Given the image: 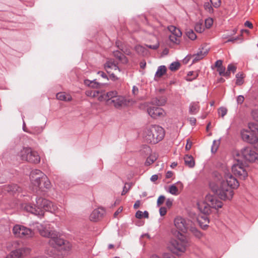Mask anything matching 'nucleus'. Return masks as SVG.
<instances>
[{
    "mask_svg": "<svg viewBox=\"0 0 258 258\" xmlns=\"http://www.w3.org/2000/svg\"><path fill=\"white\" fill-rule=\"evenodd\" d=\"M213 181H210L209 186L212 191L223 200H231L234 195L233 189L239 186V182L228 170L222 173L214 171L213 173Z\"/></svg>",
    "mask_w": 258,
    "mask_h": 258,
    "instance_id": "1",
    "label": "nucleus"
},
{
    "mask_svg": "<svg viewBox=\"0 0 258 258\" xmlns=\"http://www.w3.org/2000/svg\"><path fill=\"white\" fill-rule=\"evenodd\" d=\"M34 228L39 232L40 234L43 237L49 238V244L50 245L56 249H61V246L64 243L63 239L60 238L59 233L50 227V224L45 223L41 224L38 222L32 224Z\"/></svg>",
    "mask_w": 258,
    "mask_h": 258,
    "instance_id": "2",
    "label": "nucleus"
},
{
    "mask_svg": "<svg viewBox=\"0 0 258 258\" xmlns=\"http://www.w3.org/2000/svg\"><path fill=\"white\" fill-rule=\"evenodd\" d=\"M35 201L36 205L34 207L30 204H26L24 206V209L28 212L40 217L44 215V211L54 213L58 209L56 205L45 199L37 197L35 198Z\"/></svg>",
    "mask_w": 258,
    "mask_h": 258,
    "instance_id": "3",
    "label": "nucleus"
},
{
    "mask_svg": "<svg viewBox=\"0 0 258 258\" xmlns=\"http://www.w3.org/2000/svg\"><path fill=\"white\" fill-rule=\"evenodd\" d=\"M172 233L176 239H173L170 241L168 245L169 249L176 254L184 252L188 245L187 238L181 232L176 230H172Z\"/></svg>",
    "mask_w": 258,
    "mask_h": 258,
    "instance_id": "4",
    "label": "nucleus"
},
{
    "mask_svg": "<svg viewBox=\"0 0 258 258\" xmlns=\"http://www.w3.org/2000/svg\"><path fill=\"white\" fill-rule=\"evenodd\" d=\"M197 205L201 213L210 214L211 213V209L217 210L221 208L223 203L216 196L208 194L206 196L205 201L198 203Z\"/></svg>",
    "mask_w": 258,
    "mask_h": 258,
    "instance_id": "5",
    "label": "nucleus"
},
{
    "mask_svg": "<svg viewBox=\"0 0 258 258\" xmlns=\"http://www.w3.org/2000/svg\"><path fill=\"white\" fill-rule=\"evenodd\" d=\"M164 135V129L162 127L153 125L145 129L143 136L146 142L155 144L162 140Z\"/></svg>",
    "mask_w": 258,
    "mask_h": 258,
    "instance_id": "6",
    "label": "nucleus"
},
{
    "mask_svg": "<svg viewBox=\"0 0 258 258\" xmlns=\"http://www.w3.org/2000/svg\"><path fill=\"white\" fill-rule=\"evenodd\" d=\"M105 100L107 104H112L117 109L125 107L132 102V100L126 99L123 96L118 95L116 91H110L106 93Z\"/></svg>",
    "mask_w": 258,
    "mask_h": 258,
    "instance_id": "7",
    "label": "nucleus"
},
{
    "mask_svg": "<svg viewBox=\"0 0 258 258\" xmlns=\"http://www.w3.org/2000/svg\"><path fill=\"white\" fill-rule=\"evenodd\" d=\"M30 178L32 183L40 189L43 187L48 189L51 187V183L48 177L40 170H32Z\"/></svg>",
    "mask_w": 258,
    "mask_h": 258,
    "instance_id": "8",
    "label": "nucleus"
},
{
    "mask_svg": "<svg viewBox=\"0 0 258 258\" xmlns=\"http://www.w3.org/2000/svg\"><path fill=\"white\" fill-rule=\"evenodd\" d=\"M20 156L22 160L27 161L35 164L39 163L40 156L38 153L33 150L31 148H23L20 152Z\"/></svg>",
    "mask_w": 258,
    "mask_h": 258,
    "instance_id": "9",
    "label": "nucleus"
},
{
    "mask_svg": "<svg viewBox=\"0 0 258 258\" xmlns=\"http://www.w3.org/2000/svg\"><path fill=\"white\" fill-rule=\"evenodd\" d=\"M246 167L244 164L237 159L236 163H234L232 167L231 170L232 173L241 179H245L248 175Z\"/></svg>",
    "mask_w": 258,
    "mask_h": 258,
    "instance_id": "10",
    "label": "nucleus"
},
{
    "mask_svg": "<svg viewBox=\"0 0 258 258\" xmlns=\"http://www.w3.org/2000/svg\"><path fill=\"white\" fill-rule=\"evenodd\" d=\"M13 231L14 235L20 238H29L34 234L31 229L21 225H16L13 227Z\"/></svg>",
    "mask_w": 258,
    "mask_h": 258,
    "instance_id": "11",
    "label": "nucleus"
},
{
    "mask_svg": "<svg viewBox=\"0 0 258 258\" xmlns=\"http://www.w3.org/2000/svg\"><path fill=\"white\" fill-rule=\"evenodd\" d=\"M237 155L241 156L246 161L258 163V154L249 147L243 148Z\"/></svg>",
    "mask_w": 258,
    "mask_h": 258,
    "instance_id": "12",
    "label": "nucleus"
},
{
    "mask_svg": "<svg viewBox=\"0 0 258 258\" xmlns=\"http://www.w3.org/2000/svg\"><path fill=\"white\" fill-rule=\"evenodd\" d=\"M190 221L187 219L183 218L180 216L176 217L174 220V224L177 231L180 232H186L189 228V224Z\"/></svg>",
    "mask_w": 258,
    "mask_h": 258,
    "instance_id": "13",
    "label": "nucleus"
},
{
    "mask_svg": "<svg viewBox=\"0 0 258 258\" xmlns=\"http://www.w3.org/2000/svg\"><path fill=\"white\" fill-rule=\"evenodd\" d=\"M30 249L24 246H20L12 250L6 258H24L29 253Z\"/></svg>",
    "mask_w": 258,
    "mask_h": 258,
    "instance_id": "14",
    "label": "nucleus"
},
{
    "mask_svg": "<svg viewBox=\"0 0 258 258\" xmlns=\"http://www.w3.org/2000/svg\"><path fill=\"white\" fill-rule=\"evenodd\" d=\"M147 111L148 114L154 118L163 117L165 114L162 108L155 106H150Z\"/></svg>",
    "mask_w": 258,
    "mask_h": 258,
    "instance_id": "15",
    "label": "nucleus"
},
{
    "mask_svg": "<svg viewBox=\"0 0 258 258\" xmlns=\"http://www.w3.org/2000/svg\"><path fill=\"white\" fill-rule=\"evenodd\" d=\"M241 136L242 140L250 144H253L257 141V137L253 133L247 130H243L241 132Z\"/></svg>",
    "mask_w": 258,
    "mask_h": 258,
    "instance_id": "16",
    "label": "nucleus"
},
{
    "mask_svg": "<svg viewBox=\"0 0 258 258\" xmlns=\"http://www.w3.org/2000/svg\"><path fill=\"white\" fill-rule=\"evenodd\" d=\"M105 211L102 208H98L94 210L90 216V219L92 221L99 220L103 216Z\"/></svg>",
    "mask_w": 258,
    "mask_h": 258,
    "instance_id": "17",
    "label": "nucleus"
},
{
    "mask_svg": "<svg viewBox=\"0 0 258 258\" xmlns=\"http://www.w3.org/2000/svg\"><path fill=\"white\" fill-rule=\"evenodd\" d=\"M208 53V50L206 49L202 48L196 54L192 55V62L195 63L200 60L203 59Z\"/></svg>",
    "mask_w": 258,
    "mask_h": 258,
    "instance_id": "18",
    "label": "nucleus"
},
{
    "mask_svg": "<svg viewBox=\"0 0 258 258\" xmlns=\"http://www.w3.org/2000/svg\"><path fill=\"white\" fill-rule=\"evenodd\" d=\"M208 214H205L204 216L199 217L198 219V221L199 225L203 229H206L209 226V219L207 216Z\"/></svg>",
    "mask_w": 258,
    "mask_h": 258,
    "instance_id": "19",
    "label": "nucleus"
},
{
    "mask_svg": "<svg viewBox=\"0 0 258 258\" xmlns=\"http://www.w3.org/2000/svg\"><path fill=\"white\" fill-rule=\"evenodd\" d=\"M199 102H192L189 106V113L190 114H196L199 112Z\"/></svg>",
    "mask_w": 258,
    "mask_h": 258,
    "instance_id": "20",
    "label": "nucleus"
},
{
    "mask_svg": "<svg viewBox=\"0 0 258 258\" xmlns=\"http://www.w3.org/2000/svg\"><path fill=\"white\" fill-rule=\"evenodd\" d=\"M184 163L189 168H192L195 165L194 158L191 155H186L184 157Z\"/></svg>",
    "mask_w": 258,
    "mask_h": 258,
    "instance_id": "21",
    "label": "nucleus"
},
{
    "mask_svg": "<svg viewBox=\"0 0 258 258\" xmlns=\"http://www.w3.org/2000/svg\"><path fill=\"white\" fill-rule=\"evenodd\" d=\"M168 30L171 33V35H174L177 37H181L182 32L180 30L173 25L168 27Z\"/></svg>",
    "mask_w": 258,
    "mask_h": 258,
    "instance_id": "22",
    "label": "nucleus"
},
{
    "mask_svg": "<svg viewBox=\"0 0 258 258\" xmlns=\"http://www.w3.org/2000/svg\"><path fill=\"white\" fill-rule=\"evenodd\" d=\"M166 100L164 97L154 98L152 100L153 105H155L158 106H163L166 103Z\"/></svg>",
    "mask_w": 258,
    "mask_h": 258,
    "instance_id": "23",
    "label": "nucleus"
},
{
    "mask_svg": "<svg viewBox=\"0 0 258 258\" xmlns=\"http://www.w3.org/2000/svg\"><path fill=\"white\" fill-rule=\"evenodd\" d=\"M56 98L58 100L69 101L72 100V97L69 94H66L64 93L59 92L56 94Z\"/></svg>",
    "mask_w": 258,
    "mask_h": 258,
    "instance_id": "24",
    "label": "nucleus"
},
{
    "mask_svg": "<svg viewBox=\"0 0 258 258\" xmlns=\"http://www.w3.org/2000/svg\"><path fill=\"white\" fill-rule=\"evenodd\" d=\"M113 53L114 56L118 59L119 60L121 61L123 63H124L127 62V59L126 57L119 51H114Z\"/></svg>",
    "mask_w": 258,
    "mask_h": 258,
    "instance_id": "25",
    "label": "nucleus"
},
{
    "mask_svg": "<svg viewBox=\"0 0 258 258\" xmlns=\"http://www.w3.org/2000/svg\"><path fill=\"white\" fill-rule=\"evenodd\" d=\"M135 50L139 54L142 55H147L148 53L147 48L142 45H137Z\"/></svg>",
    "mask_w": 258,
    "mask_h": 258,
    "instance_id": "26",
    "label": "nucleus"
},
{
    "mask_svg": "<svg viewBox=\"0 0 258 258\" xmlns=\"http://www.w3.org/2000/svg\"><path fill=\"white\" fill-rule=\"evenodd\" d=\"M166 71V68L165 66H160L158 68V69L155 73V78H160L162 76Z\"/></svg>",
    "mask_w": 258,
    "mask_h": 258,
    "instance_id": "27",
    "label": "nucleus"
},
{
    "mask_svg": "<svg viewBox=\"0 0 258 258\" xmlns=\"http://www.w3.org/2000/svg\"><path fill=\"white\" fill-rule=\"evenodd\" d=\"M189 230L196 237L198 238H201L203 236V233L198 230L195 227L190 226Z\"/></svg>",
    "mask_w": 258,
    "mask_h": 258,
    "instance_id": "28",
    "label": "nucleus"
},
{
    "mask_svg": "<svg viewBox=\"0 0 258 258\" xmlns=\"http://www.w3.org/2000/svg\"><path fill=\"white\" fill-rule=\"evenodd\" d=\"M157 159V156L155 154L150 155L146 159L145 162V165L149 166L153 163Z\"/></svg>",
    "mask_w": 258,
    "mask_h": 258,
    "instance_id": "29",
    "label": "nucleus"
},
{
    "mask_svg": "<svg viewBox=\"0 0 258 258\" xmlns=\"http://www.w3.org/2000/svg\"><path fill=\"white\" fill-rule=\"evenodd\" d=\"M198 76V74L197 72H195L194 71H190L187 73L186 80L187 81H191L197 78V77Z\"/></svg>",
    "mask_w": 258,
    "mask_h": 258,
    "instance_id": "30",
    "label": "nucleus"
},
{
    "mask_svg": "<svg viewBox=\"0 0 258 258\" xmlns=\"http://www.w3.org/2000/svg\"><path fill=\"white\" fill-rule=\"evenodd\" d=\"M185 34L186 36L191 40H194L197 38V35L191 29H187L186 30Z\"/></svg>",
    "mask_w": 258,
    "mask_h": 258,
    "instance_id": "31",
    "label": "nucleus"
},
{
    "mask_svg": "<svg viewBox=\"0 0 258 258\" xmlns=\"http://www.w3.org/2000/svg\"><path fill=\"white\" fill-rule=\"evenodd\" d=\"M195 29L198 33H202L205 30L203 22L201 21L197 22L195 25Z\"/></svg>",
    "mask_w": 258,
    "mask_h": 258,
    "instance_id": "32",
    "label": "nucleus"
},
{
    "mask_svg": "<svg viewBox=\"0 0 258 258\" xmlns=\"http://www.w3.org/2000/svg\"><path fill=\"white\" fill-rule=\"evenodd\" d=\"M236 84L237 85L240 86L243 83V74L241 73H238L236 75Z\"/></svg>",
    "mask_w": 258,
    "mask_h": 258,
    "instance_id": "33",
    "label": "nucleus"
},
{
    "mask_svg": "<svg viewBox=\"0 0 258 258\" xmlns=\"http://www.w3.org/2000/svg\"><path fill=\"white\" fill-rule=\"evenodd\" d=\"M180 37H177L174 35H170L169 36V39L170 41L171 42H172L173 43L175 44H180Z\"/></svg>",
    "mask_w": 258,
    "mask_h": 258,
    "instance_id": "34",
    "label": "nucleus"
},
{
    "mask_svg": "<svg viewBox=\"0 0 258 258\" xmlns=\"http://www.w3.org/2000/svg\"><path fill=\"white\" fill-rule=\"evenodd\" d=\"M168 191L171 195H178L177 187L175 185V184H173L169 187Z\"/></svg>",
    "mask_w": 258,
    "mask_h": 258,
    "instance_id": "35",
    "label": "nucleus"
},
{
    "mask_svg": "<svg viewBox=\"0 0 258 258\" xmlns=\"http://www.w3.org/2000/svg\"><path fill=\"white\" fill-rule=\"evenodd\" d=\"M115 63L111 60L107 61L104 64V68L108 73H110L111 69Z\"/></svg>",
    "mask_w": 258,
    "mask_h": 258,
    "instance_id": "36",
    "label": "nucleus"
},
{
    "mask_svg": "<svg viewBox=\"0 0 258 258\" xmlns=\"http://www.w3.org/2000/svg\"><path fill=\"white\" fill-rule=\"evenodd\" d=\"M99 94H100V92L99 91L94 90L92 97V98L98 97V99L99 101H102L103 100H105V94H104L103 95H99Z\"/></svg>",
    "mask_w": 258,
    "mask_h": 258,
    "instance_id": "37",
    "label": "nucleus"
},
{
    "mask_svg": "<svg viewBox=\"0 0 258 258\" xmlns=\"http://www.w3.org/2000/svg\"><path fill=\"white\" fill-rule=\"evenodd\" d=\"M23 130L24 132H27V133H28L29 134H39L40 133L42 132V130H43V128L42 127H37V130H36L35 131V132L34 133H32L28 130H27L26 127V124L25 123L24 121H23Z\"/></svg>",
    "mask_w": 258,
    "mask_h": 258,
    "instance_id": "38",
    "label": "nucleus"
},
{
    "mask_svg": "<svg viewBox=\"0 0 258 258\" xmlns=\"http://www.w3.org/2000/svg\"><path fill=\"white\" fill-rule=\"evenodd\" d=\"M251 117L252 119L258 123V109H253L251 111Z\"/></svg>",
    "mask_w": 258,
    "mask_h": 258,
    "instance_id": "39",
    "label": "nucleus"
},
{
    "mask_svg": "<svg viewBox=\"0 0 258 258\" xmlns=\"http://www.w3.org/2000/svg\"><path fill=\"white\" fill-rule=\"evenodd\" d=\"M220 144V141L214 140L213 142V145L211 147V152L212 153H215L217 151Z\"/></svg>",
    "mask_w": 258,
    "mask_h": 258,
    "instance_id": "40",
    "label": "nucleus"
},
{
    "mask_svg": "<svg viewBox=\"0 0 258 258\" xmlns=\"http://www.w3.org/2000/svg\"><path fill=\"white\" fill-rule=\"evenodd\" d=\"M150 258H175L170 253H164L161 257L156 254H153L151 255Z\"/></svg>",
    "mask_w": 258,
    "mask_h": 258,
    "instance_id": "41",
    "label": "nucleus"
},
{
    "mask_svg": "<svg viewBox=\"0 0 258 258\" xmlns=\"http://www.w3.org/2000/svg\"><path fill=\"white\" fill-rule=\"evenodd\" d=\"M179 66H180L179 62H178L177 61H175V62H172L170 64L169 69L172 71H175L178 69V68H179Z\"/></svg>",
    "mask_w": 258,
    "mask_h": 258,
    "instance_id": "42",
    "label": "nucleus"
},
{
    "mask_svg": "<svg viewBox=\"0 0 258 258\" xmlns=\"http://www.w3.org/2000/svg\"><path fill=\"white\" fill-rule=\"evenodd\" d=\"M218 113L219 115L223 117L227 113V109L224 107H221L218 109Z\"/></svg>",
    "mask_w": 258,
    "mask_h": 258,
    "instance_id": "43",
    "label": "nucleus"
},
{
    "mask_svg": "<svg viewBox=\"0 0 258 258\" xmlns=\"http://www.w3.org/2000/svg\"><path fill=\"white\" fill-rule=\"evenodd\" d=\"M248 126L252 133H253L255 130L258 131V125L253 122H249L248 124Z\"/></svg>",
    "mask_w": 258,
    "mask_h": 258,
    "instance_id": "44",
    "label": "nucleus"
},
{
    "mask_svg": "<svg viewBox=\"0 0 258 258\" xmlns=\"http://www.w3.org/2000/svg\"><path fill=\"white\" fill-rule=\"evenodd\" d=\"M205 9L209 13H213V9L211 6V5L207 2L205 3L204 5Z\"/></svg>",
    "mask_w": 258,
    "mask_h": 258,
    "instance_id": "45",
    "label": "nucleus"
},
{
    "mask_svg": "<svg viewBox=\"0 0 258 258\" xmlns=\"http://www.w3.org/2000/svg\"><path fill=\"white\" fill-rule=\"evenodd\" d=\"M205 26L207 28H210L213 23V19L211 18H208L205 20Z\"/></svg>",
    "mask_w": 258,
    "mask_h": 258,
    "instance_id": "46",
    "label": "nucleus"
},
{
    "mask_svg": "<svg viewBox=\"0 0 258 258\" xmlns=\"http://www.w3.org/2000/svg\"><path fill=\"white\" fill-rule=\"evenodd\" d=\"M211 3L215 8H218L221 5L220 0H210Z\"/></svg>",
    "mask_w": 258,
    "mask_h": 258,
    "instance_id": "47",
    "label": "nucleus"
},
{
    "mask_svg": "<svg viewBox=\"0 0 258 258\" xmlns=\"http://www.w3.org/2000/svg\"><path fill=\"white\" fill-rule=\"evenodd\" d=\"M142 153H145L146 155L150 154L151 152V149L148 146H144L143 149L141 150Z\"/></svg>",
    "mask_w": 258,
    "mask_h": 258,
    "instance_id": "48",
    "label": "nucleus"
},
{
    "mask_svg": "<svg viewBox=\"0 0 258 258\" xmlns=\"http://www.w3.org/2000/svg\"><path fill=\"white\" fill-rule=\"evenodd\" d=\"M146 47L149 48H150V49L156 50V49H158V47H159V43L157 41V42L155 44H154V45H146Z\"/></svg>",
    "mask_w": 258,
    "mask_h": 258,
    "instance_id": "49",
    "label": "nucleus"
},
{
    "mask_svg": "<svg viewBox=\"0 0 258 258\" xmlns=\"http://www.w3.org/2000/svg\"><path fill=\"white\" fill-rule=\"evenodd\" d=\"M165 199V197L164 196H160L157 200V205L159 206L160 205L164 203Z\"/></svg>",
    "mask_w": 258,
    "mask_h": 258,
    "instance_id": "50",
    "label": "nucleus"
},
{
    "mask_svg": "<svg viewBox=\"0 0 258 258\" xmlns=\"http://www.w3.org/2000/svg\"><path fill=\"white\" fill-rule=\"evenodd\" d=\"M19 187L17 185H11L9 187L8 191H11L12 192H15L16 191H18Z\"/></svg>",
    "mask_w": 258,
    "mask_h": 258,
    "instance_id": "51",
    "label": "nucleus"
},
{
    "mask_svg": "<svg viewBox=\"0 0 258 258\" xmlns=\"http://www.w3.org/2000/svg\"><path fill=\"white\" fill-rule=\"evenodd\" d=\"M227 70L228 72L232 71L234 73L236 71V68L234 66L230 64L228 66Z\"/></svg>",
    "mask_w": 258,
    "mask_h": 258,
    "instance_id": "52",
    "label": "nucleus"
},
{
    "mask_svg": "<svg viewBox=\"0 0 258 258\" xmlns=\"http://www.w3.org/2000/svg\"><path fill=\"white\" fill-rule=\"evenodd\" d=\"M244 100V98L243 95H239L237 98V104H241Z\"/></svg>",
    "mask_w": 258,
    "mask_h": 258,
    "instance_id": "53",
    "label": "nucleus"
},
{
    "mask_svg": "<svg viewBox=\"0 0 258 258\" xmlns=\"http://www.w3.org/2000/svg\"><path fill=\"white\" fill-rule=\"evenodd\" d=\"M159 213L161 216H164L167 213L166 208L165 207H161L159 209Z\"/></svg>",
    "mask_w": 258,
    "mask_h": 258,
    "instance_id": "54",
    "label": "nucleus"
},
{
    "mask_svg": "<svg viewBox=\"0 0 258 258\" xmlns=\"http://www.w3.org/2000/svg\"><path fill=\"white\" fill-rule=\"evenodd\" d=\"M191 145H192L191 142L189 140V139H187L186 140V145L185 146V149L186 150H189L191 148Z\"/></svg>",
    "mask_w": 258,
    "mask_h": 258,
    "instance_id": "55",
    "label": "nucleus"
},
{
    "mask_svg": "<svg viewBox=\"0 0 258 258\" xmlns=\"http://www.w3.org/2000/svg\"><path fill=\"white\" fill-rule=\"evenodd\" d=\"M217 71L219 72V75L220 76H222L224 74V72H225V68L222 66L221 67H220V68H218L217 69Z\"/></svg>",
    "mask_w": 258,
    "mask_h": 258,
    "instance_id": "56",
    "label": "nucleus"
},
{
    "mask_svg": "<svg viewBox=\"0 0 258 258\" xmlns=\"http://www.w3.org/2000/svg\"><path fill=\"white\" fill-rule=\"evenodd\" d=\"M92 83H91V85H90V87L93 88H97L99 86V83L96 82L95 81V80L92 81Z\"/></svg>",
    "mask_w": 258,
    "mask_h": 258,
    "instance_id": "57",
    "label": "nucleus"
},
{
    "mask_svg": "<svg viewBox=\"0 0 258 258\" xmlns=\"http://www.w3.org/2000/svg\"><path fill=\"white\" fill-rule=\"evenodd\" d=\"M136 217L141 219L143 217V212L141 211H138L136 213Z\"/></svg>",
    "mask_w": 258,
    "mask_h": 258,
    "instance_id": "58",
    "label": "nucleus"
},
{
    "mask_svg": "<svg viewBox=\"0 0 258 258\" xmlns=\"http://www.w3.org/2000/svg\"><path fill=\"white\" fill-rule=\"evenodd\" d=\"M215 67L218 68L222 67V61L221 60H218L215 62Z\"/></svg>",
    "mask_w": 258,
    "mask_h": 258,
    "instance_id": "59",
    "label": "nucleus"
},
{
    "mask_svg": "<svg viewBox=\"0 0 258 258\" xmlns=\"http://www.w3.org/2000/svg\"><path fill=\"white\" fill-rule=\"evenodd\" d=\"M173 200L168 199L166 201V205L168 207H170L172 205Z\"/></svg>",
    "mask_w": 258,
    "mask_h": 258,
    "instance_id": "60",
    "label": "nucleus"
},
{
    "mask_svg": "<svg viewBox=\"0 0 258 258\" xmlns=\"http://www.w3.org/2000/svg\"><path fill=\"white\" fill-rule=\"evenodd\" d=\"M139 90L137 87L134 86L132 89L133 94L135 95H137Z\"/></svg>",
    "mask_w": 258,
    "mask_h": 258,
    "instance_id": "61",
    "label": "nucleus"
},
{
    "mask_svg": "<svg viewBox=\"0 0 258 258\" xmlns=\"http://www.w3.org/2000/svg\"><path fill=\"white\" fill-rule=\"evenodd\" d=\"M93 93V90H88L86 91L85 94L87 96L92 97Z\"/></svg>",
    "mask_w": 258,
    "mask_h": 258,
    "instance_id": "62",
    "label": "nucleus"
},
{
    "mask_svg": "<svg viewBox=\"0 0 258 258\" xmlns=\"http://www.w3.org/2000/svg\"><path fill=\"white\" fill-rule=\"evenodd\" d=\"M244 25L246 27H247L249 28H252V23L248 21H246L245 23H244Z\"/></svg>",
    "mask_w": 258,
    "mask_h": 258,
    "instance_id": "63",
    "label": "nucleus"
},
{
    "mask_svg": "<svg viewBox=\"0 0 258 258\" xmlns=\"http://www.w3.org/2000/svg\"><path fill=\"white\" fill-rule=\"evenodd\" d=\"M189 122L191 125H194L196 123V119L195 117H190Z\"/></svg>",
    "mask_w": 258,
    "mask_h": 258,
    "instance_id": "64",
    "label": "nucleus"
}]
</instances>
